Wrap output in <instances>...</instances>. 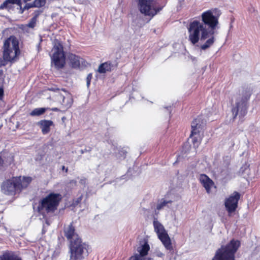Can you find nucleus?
Masks as SVG:
<instances>
[{"label":"nucleus","instance_id":"bb28decb","mask_svg":"<svg viewBox=\"0 0 260 260\" xmlns=\"http://www.w3.org/2000/svg\"><path fill=\"white\" fill-rule=\"evenodd\" d=\"M172 202V201H166L165 200H163L162 202H160V203L158 204L156 206V209L157 210H160L162 208H163L168 203H171Z\"/></svg>","mask_w":260,"mask_h":260},{"label":"nucleus","instance_id":"72a5a7b5","mask_svg":"<svg viewBox=\"0 0 260 260\" xmlns=\"http://www.w3.org/2000/svg\"><path fill=\"white\" fill-rule=\"evenodd\" d=\"M4 97V88L3 87H0V100H2Z\"/></svg>","mask_w":260,"mask_h":260},{"label":"nucleus","instance_id":"7ed1b4c3","mask_svg":"<svg viewBox=\"0 0 260 260\" xmlns=\"http://www.w3.org/2000/svg\"><path fill=\"white\" fill-rule=\"evenodd\" d=\"M62 198V196L59 193L54 191L49 192L39 201L37 212L43 216L54 213L57 210Z\"/></svg>","mask_w":260,"mask_h":260},{"label":"nucleus","instance_id":"393cba45","mask_svg":"<svg viewBox=\"0 0 260 260\" xmlns=\"http://www.w3.org/2000/svg\"><path fill=\"white\" fill-rule=\"evenodd\" d=\"M33 3L35 7L40 8L45 5L46 0H35Z\"/></svg>","mask_w":260,"mask_h":260},{"label":"nucleus","instance_id":"4c0bfd02","mask_svg":"<svg viewBox=\"0 0 260 260\" xmlns=\"http://www.w3.org/2000/svg\"><path fill=\"white\" fill-rule=\"evenodd\" d=\"M4 74V72L3 70H0V76H2Z\"/></svg>","mask_w":260,"mask_h":260},{"label":"nucleus","instance_id":"f8f14e48","mask_svg":"<svg viewBox=\"0 0 260 260\" xmlns=\"http://www.w3.org/2000/svg\"><path fill=\"white\" fill-rule=\"evenodd\" d=\"M241 195L239 192L235 191L224 202V206L229 215L235 212L238 206V202Z\"/></svg>","mask_w":260,"mask_h":260},{"label":"nucleus","instance_id":"c756f323","mask_svg":"<svg viewBox=\"0 0 260 260\" xmlns=\"http://www.w3.org/2000/svg\"><path fill=\"white\" fill-rule=\"evenodd\" d=\"M8 62H10V60H6L4 57L0 58V68L3 66H5Z\"/></svg>","mask_w":260,"mask_h":260},{"label":"nucleus","instance_id":"c9c22d12","mask_svg":"<svg viewBox=\"0 0 260 260\" xmlns=\"http://www.w3.org/2000/svg\"><path fill=\"white\" fill-rule=\"evenodd\" d=\"M15 4H17L18 6H19L20 7V8H21V10L22 11V9L23 8H22V7H21L22 3H21V0H16V3H15Z\"/></svg>","mask_w":260,"mask_h":260},{"label":"nucleus","instance_id":"dca6fc26","mask_svg":"<svg viewBox=\"0 0 260 260\" xmlns=\"http://www.w3.org/2000/svg\"><path fill=\"white\" fill-rule=\"evenodd\" d=\"M68 58L72 68L74 69H78L80 68L81 63L82 65H85L86 63L84 59L73 53L69 54Z\"/></svg>","mask_w":260,"mask_h":260},{"label":"nucleus","instance_id":"423d86ee","mask_svg":"<svg viewBox=\"0 0 260 260\" xmlns=\"http://www.w3.org/2000/svg\"><path fill=\"white\" fill-rule=\"evenodd\" d=\"M90 249L88 243L82 239H77L69 244V260H83L89 255Z\"/></svg>","mask_w":260,"mask_h":260},{"label":"nucleus","instance_id":"ea45409f","mask_svg":"<svg viewBox=\"0 0 260 260\" xmlns=\"http://www.w3.org/2000/svg\"><path fill=\"white\" fill-rule=\"evenodd\" d=\"M55 251H54V253H53V255H55Z\"/></svg>","mask_w":260,"mask_h":260},{"label":"nucleus","instance_id":"a878e982","mask_svg":"<svg viewBox=\"0 0 260 260\" xmlns=\"http://www.w3.org/2000/svg\"><path fill=\"white\" fill-rule=\"evenodd\" d=\"M82 199H83V196L81 195L78 198H77L76 199H73L71 206L73 207H75L77 206V205L81 202Z\"/></svg>","mask_w":260,"mask_h":260},{"label":"nucleus","instance_id":"cd10ccee","mask_svg":"<svg viewBox=\"0 0 260 260\" xmlns=\"http://www.w3.org/2000/svg\"><path fill=\"white\" fill-rule=\"evenodd\" d=\"M35 8L34 3H27L26 4L21 11V13H23L25 10H28L30 8Z\"/></svg>","mask_w":260,"mask_h":260},{"label":"nucleus","instance_id":"b1692460","mask_svg":"<svg viewBox=\"0 0 260 260\" xmlns=\"http://www.w3.org/2000/svg\"><path fill=\"white\" fill-rule=\"evenodd\" d=\"M16 0H6L0 5V10L4 9L10 10L12 8V4H15Z\"/></svg>","mask_w":260,"mask_h":260},{"label":"nucleus","instance_id":"473e14b6","mask_svg":"<svg viewBox=\"0 0 260 260\" xmlns=\"http://www.w3.org/2000/svg\"><path fill=\"white\" fill-rule=\"evenodd\" d=\"M41 13V11L37 10L36 11L34 12V16H33L34 18H35V19H37L38 17L40 15V13Z\"/></svg>","mask_w":260,"mask_h":260},{"label":"nucleus","instance_id":"c85d7f7f","mask_svg":"<svg viewBox=\"0 0 260 260\" xmlns=\"http://www.w3.org/2000/svg\"><path fill=\"white\" fill-rule=\"evenodd\" d=\"M37 20V19H35V18L32 17L30 19V20L29 22L28 23L27 26L29 27L34 28L35 26V25H36Z\"/></svg>","mask_w":260,"mask_h":260},{"label":"nucleus","instance_id":"ddd939ff","mask_svg":"<svg viewBox=\"0 0 260 260\" xmlns=\"http://www.w3.org/2000/svg\"><path fill=\"white\" fill-rule=\"evenodd\" d=\"M150 249L148 242L145 241L143 244L137 248V251L139 253L131 256L129 258V260H152V258L146 257L148 255Z\"/></svg>","mask_w":260,"mask_h":260},{"label":"nucleus","instance_id":"aec40b11","mask_svg":"<svg viewBox=\"0 0 260 260\" xmlns=\"http://www.w3.org/2000/svg\"><path fill=\"white\" fill-rule=\"evenodd\" d=\"M14 161V157L9 154L6 156L3 155V152H0V168L10 166Z\"/></svg>","mask_w":260,"mask_h":260},{"label":"nucleus","instance_id":"1a4fd4ad","mask_svg":"<svg viewBox=\"0 0 260 260\" xmlns=\"http://www.w3.org/2000/svg\"><path fill=\"white\" fill-rule=\"evenodd\" d=\"M153 1L135 0L140 13L151 18H153L164 7V6L154 7L152 5Z\"/></svg>","mask_w":260,"mask_h":260},{"label":"nucleus","instance_id":"0eeeda50","mask_svg":"<svg viewBox=\"0 0 260 260\" xmlns=\"http://www.w3.org/2000/svg\"><path fill=\"white\" fill-rule=\"evenodd\" d=\"M205 126V121L200 116L194 119L191 122V131L189 138L191 139L193 147L196 149L199 147L202 142Z\"/></svg>","mask_w":260,"mask_h":260},{"label":"nucleus","instance_id":"412c9836","mask_svg":"<svg viewBox=\"0 0 260 260\" xmlns=\"http://www.w3.org/2000/svg\"><path fill=\"white\" fill-rule=\"evenodd\" d=\"M60 96L62 99V102L61 103L62 107L64 109V111H66L72 106L73 100L70 94H68L66 96L61 95Z\"/></svg>","mask_w":260,"mask_h":260},{"label":"nucleus","instance_id":"7c9ffc66","mask_svg":"<svg viewBox=\"0 0 260 260\" xmlns=\"http://www.w3.org/2000/svg\"><path fill=\"white\" fill-rule=\"evenodd\" d=\"M92 78V73L89 74L87 75V78H86V83H87V86L88 87H89L90 84V82H91V80Z\"/></svg>","mask_w":260,"mask_h":260},{"label":"nucleus","instance_id":"f704fd0d","mask_svg":"<svg viewBox=\"0 0 260 260\" xmlns=\"http://www.w3.org/2000/svg\"><path fill=\"white\" fill-rule=\"evenodd\" d=\"M49 109H48V110H50V111H54V112H59V111H60V110L57 108H48Z\"/></svg>","mask_w":260,"mask_h":260},{"label":"nucleus","instance_id":"9b49d317","mask_svg":"<svg viewBox=\"0 0 260 260\" xmlns=\"http://www.w3.org/2000/svg\"><path fill=\"white\" fill-rule=\"evenodd\" d=\"M251 94L249 93L245 98H242L240 102H237L236 106L232 109L234 119H236L239 113L240 118L244 117L247 112L246 102L249 99Z\"/></svg>","mask_w":260,"mask_h":260},{"label":"nucleus","instance_id":"6ab92c4d","mask_svg":"<svg viewBox=\"0 0 260 260\" xmlns=\"http://www.w3.org/2000/svg\"><path fill=\"white\" fill-rule=\"evenodd\" d=\"M38 125L41 129L43 134H47L50 131V126H53V122L50 120H41L38 122Z\"/></svg>","mask_w":260,"mask_h":260},{"label":"nucleus","instance_id":"e433bc0d","mask_svg":"<svg viewBox=\"0 0 260 260\" xmlns=\"http://www.w3.org/2000/svg\"><path fill=\"white\" fill-rule=\"evenodd\" d=\"M61 169L63 171L64 170L66 173H67L68 172V168H66L64 166H62Z\"/></svg>","mask_w":260,"mask_h":260},{"label":"nucleus","instance_id":"2f4dec72","mask_svg":"<svg viewBox=\"0 0 260 260\" xmlns=\"http://www.w3.org/2000/svg\"><path fill=\"white\" fill-rule=\"evenodd\" d=\"M119 154L121 157H122L123 158H125L126 156L127 152L125 150L122 149L121 150H119Z\"/></svg>","mask_w":260,"mask_h":260},{"label":"nucleus","instance_id":"f03ea898","mask_svg":"<svg viewBox=\"0 0 260 260\" xmlns=\"http://www.w3.org/2000/svg\"><path fill=\"white\" fill-rule=\"evenodd\" d=\"M32 180L30 176H13L2 182L1 190L6 195L15 196L26 189Z\"/></svg>","mask_w":260,"mask_h":260},{"label":"nucleus","instance_id":"4be33fe9","mask_svg":"<svg viewBox=\"0 0 260 260\" xmlns=\"http://www.w3.org/2000/svg\"><path fill=\"white\" fill-rule=\"evenodd\" d=\"M112 67L113 64L110 61L105 62L99 66L98 72L100 74H104L107 72H111Z\"/></svg>","mask_w":260,"mask_h":260},{"label":"nucleus","instance_id":"a211bd4d","mask_svg":"<svg viewBox=\"0 0 260 260\" xmlns=\"http://www.w3.org/2000/svg\"><path fill=\"white\" fill-rule=\"evenodd\" d=\"M0 260H22L15 251L6 250L0 255Z\"/></svg>","mask_w":260,"mask_h":260},{"label":"nucleus","instance_id":"39448f33","mask_svg":"<svg viewBox=\"0 0 260 260\" xmlns=\"http://www.w3.org/2000/svg\"><path fill=\"white\" fill-rule=\"evenodd\" d=\"M241 245L238 240L232 239L226 245L217 250L212 260H235V253Z\"/></svg>","mask_w":260,"mask_h":260},{"label":"nucleus","instance_id":"f257e3e1","mask_svg":"<svg viewBox=\"0 0 260 260\" xmlns=\"http://www.w3.org/2000/svg\"><path fill=\"white\" fill-rule=\"evenodd\" d=\"M219 15H214L212 10H209L202 14V22L198 20L191 22L188 27V41L195 45L199 41L202 42L207 39L200 48L203 50L210 48L215 41L214 35L219 24Z\"/></svg>","mask_w":260,"mask_h":260},{"label":"nucleus","instance_id":"4468645a","mask_svg":"<svg viewBox=\"0 0 260 260\" xmlns=\"http://www.w3.org/2000/svg\"><path fill=\"white\" fill-rule=\"evenodd\" d=\"M64 235L70 244L76 240L77 239H81V238L76 232L75 226L73 225V222H71L67 228L64 229Z\"/></svg>","mask_w":260,"mask_h":260},{"label":"nucleus","instance_id":"20e7f679","mask_svg":"<svg viewBox=\"0 0 260 260\" xmlns=\"http://www.w3.org/2000/svg\"><path fill=\"white\" fill-rule=\"evenodd\" d=\"M19 44L18 39L14 36L7 38L3 47V57L6 60L9 59L11 63L17 61L21 53Z\"/></svg>","mask_w":260,"mask_h":260},{"label":"nucleus","instance_id":"5701e85b","mask_svg":"<svg viewBox=\"0 0 260 260\" xmlns=\"http://www.w3.org/2000/svg\"><path fill=\"white\" fill-rule=\"evenodd\" d=\"M48 109H49L48 108H35L30 113V115L31 116L41 115L48 110Z\"/></svg>","mask_w":260,"mask_h":260},{"label":"nucleus","instance_id":"9d476101","mask_svg":"<svg viewBox=\"0 0 260 260\" xmlns=\"http://www.w3.org/2000/svg\"><path fill=\"white\" fill-rule=\"evenodd\" d=\"M153 223L154 231L156 233L159 239L165 247L167 250L170 251L172 250L173 246L170 238L165 230L164 226L156 219L154 220Z\"/></svg>","mask_w":260,"mask_h":260},{"label":"nucleus","instance_id":"2eb2a0df","mask_svg":"<svg viewBox=\"0 0 260 260\" xmlns=\"http://www.w3.org/2000/svg\"><path fill=\"white\" fill-rule=\"evenodd\" d=\"M64 235L70 244L76 240L77 239H81V238L76 232L75 226L73 225V222H71L67 228L64 229Z\"/></svg>","mask_w":260,"mask_h":260},{"label":"nucleus","instance_id":"58836bf2","mask_svg":"<svg viewBox=\"0 0 260 260\" xmlns=\"http://www.w3.org/2000/svg\"><path fill=\"white\" fill-rule=\"evenodd\" d=\"M59 254V252H58L57 253H56V255H58Z\"/></svg>","mask_w":260,"mask_h":260},{"label":"nucleus","instance_id":"f3484780","mask_svg":"<svg viewBox=\"0 0 260 260\" xmlns=\"http://www.w3.org/2000/svg\"><path fill=\"white\" fill-rule=\"evenodd\" d=\"M199 180L203 187L205 188L207 193L211 192V187L214 185V183L207 175L201 174L199 177Z\"/></svg>","mask_w":260,"mask_h":260},{"label":"nucleus","instance_id":"6e6552de","mask_svg":"<svg viewBox=\"0 0 260 260\" xmlns=\"http://www.w3.org/2000/svg\"><path fill=\"white\" fill-rule=\"evenodd\" d=\"M52 51L53 53L51 56V63L57 70L62 69L66 64V56L61 43L59 41L55 42Z\"/></svg>","mask_w":260,"mask_h":260}]
</instances>
